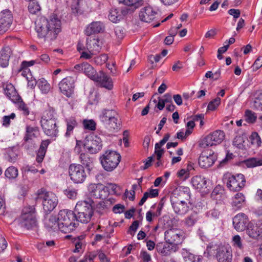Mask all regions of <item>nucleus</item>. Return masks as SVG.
Returning a JSON list of instances; mask_svg holds the SVG:
<instances>
[{
    "label": "nucleus",
    "mask_w": 262,
    "mask_h": 262,
    "mask_svg": "<svg viewBox=\"0 0 262 262\" xmlns=\"http://www.w3.org/2000/svg\"><path fill=\"white\" fill-rule=\"evenodd\" d=\"M35 30L38 37L45 41L54 40L61 31V21L55 15H52L49 20L40 17L35 21Z\"/></svg>",
    "instance_id": "1"
},
{
    "label": "nucleus",
    "mask_w": 262,
    "mask_h": 262,
    "mask_svg": "<svg viewBox=\"0 0 262 262\" xmlns=\"http://www.w3.org/2000/svg\"><path fill=\"white\" fill-rule=\"evenodd\" d=\"M190 196L188 187H179L173 191L170 197V201L177 214L183 215L188 211L189 207L185 200H188Z\"/></svg>",
    "instance_id": "2"
},
{
    "label": "nucleus",
    "mask_w": 262,
    "mask_h": 262,
    "mask_svg": "<svg viewBox=\"0 0 262 262\" xmlns=\"http://www.w3.org/2000/svg\"><path fill=\"white\" fill-rule=\"evenodd\" d=\"M59 230L65 233L74 230L78 225L76 214L72 211L60 210L57 215Z\"/></svg>",
    "instance_id": "3"
},
{
    "label": "nucleus",
    "mask_w": 262,
    "mask_h": 262,
    "mask_svg": "<svg viewBox=\"0 0 262 262\" xmlns=\"http://www.w3.org/2000/svg\"><path fill=\"white\" fill-rule=\"evenodd\" d=\"M94 202L90 198L78 202L75 208L77 220L82 223L90 221L95 209Z\"/></svg>",
    "instance_id": "4"
},
{
    "label": "nucleus",
    "mask_w": 262,
    "mask_h": 262,
    "mask_svg": "<svg viewBox=\"0 0 262 262\" xmlns=\"http://www.w3.org/2000/svg\"><path fill=\"white\" fill-rule=\"evenodd\" d=\"M208 255H213L217 262H231L232 250L229 245L210 243L207 247Z\"/></svg>",
    "instance_id": "5"
},
{
    "label": "nucleus",
    "mask_w": 262,
    "mask_h": 262,
    "mask_svg": "<svg viewBox=\"0 0 262 262\" xmlns=\"http://www.w3.org/2000/svg\"><path fill=\"white\" fill-rule=\"evenodd\" d=\"M40 122L42 129L46 135L52 137L57 136L58 130L53 110L49 109L44 112Z\"/></svg>",
    "instance_id": "6"
},
{
    "label": "nucleus",
    "mask_w": 262,
    "mask_h": 262,
    "mask_svg": "<svg viewBox=\"0 0 262 262\" xmlns=\"http://www.w3.org/2000/svg\"><path fill=\"white\" fill-rule=\"evenodd\" d=\"M121 156L115 151H106L100 157V160L102 167L107 171H112L119 164Z\"/></svg>",
    "instance_id": "7"
},
{
    "label": "nucleus",
    "mask_w": 262,
    "mask_h": 262,
    "mask_svg": "<svg viewBox=\"0 0 262 262\" xmlns=\"http://www.w3.org/2000/svg\"><path fill=\"white\" fill-rule=\"evenodd\" d=\"M101 121L111 129H115L120 125L118 114L113 110H103L99 116Z\"/></svg>",
    "instance_id": "8"
},
{
    "label": "nucleus",
    "mask_w": 262,
    "mask_h": 262,
    "mask_svg": "<svg viewBox=\"0 0 262 262\" xmlns=\"http://www.w3.org/2000/svg\"><path fill=\"white\" fill-rule=\"evenodd\" d=\"M22 226L28 229H32L37 225L35 209L33 206L25 207L20 217Z\"/></svg>",
    "instance_id": "9"
},
{
    "label": "nucleus",
    "mask_w": 262,
    "mask_h": 262,
    "mask_svg": "<svg viewBox=\"0 0 262 262\" xmlns=\"http://www.w3.org/2000/svg\"><path fill=\"white\" fill-rule=\"evenodd\" d=\"M225 134L221 130H215L204 138L200 142L199 146L205 148L222 143L225 139Z\"/></svg>",
    "instance_id": "10"
},
{
    "label": "nucleus",
    "mask_w": 262,
    "mask_h": 262,
    "mask_svg": "<svg viewBox=\"0 0 262 262\" xmlns=\"http://www.w3.org/2000/svg\"><path fill=\"white\" fill-rule=\"evenodd\" d=\"M37 199H41L43 209L46 212L52 211L57 206L58 199L56 195L51 192L39 193Z\"/></svg>",
    "instance_id": "11"
},
{
    "label": "nucleus",
    "mask_w": 262,
    "mask_h": 262,
    "mask_svg": "<svg viewBox=\"0 0 262 262\" xmlns=\"http://www.w3.org/2000/svg\"><path fill=\"white\" fill-rule=\"evenodd\" d=\"M69 172L71 180L75 183H82L86 178L84 168L80 164H71L69 167Z\"/></svg>",
    "instance_id": "12"
},
{
    "label": "nucleus",
    "mask_w": 262,
    "mask_h": 262,
    "mask_svg": "<svg viewBox=\"0 0 262 262\" xmlns=\"http://www.w3.org/2000/svg\"><path fill=\"white\" fill-rule=\"evenodd\" d=\"M83 146L90 153L96 154L102 149V140L97 136H89L85 138Z\"/></svg>",
    "instance_id": "13"
},
{
    "label": "nucleus",
    "mask_w": 262,
    "mask_h": 262,
    "mask_svg": "<svg viewBox=\"0 0 262 262\" xmlns=\"http://www.w3.org/2000/svg\"><path fill=\"white\" fill-rule=\"evenodd\" d=\"M166 242L178 245L181 244L185 237L184 233L177 228L170 229L165 232Z\"/></svg>",
    "instance_id": "14"
},
{
    "label": "nucleus",
    "mask_w": 262,
    "mask_h": 262,
    "mask_svg": "<svg viewBox=\"0 0 262 262\" xmlns=\"http://www.w3.org/2000/svg\"><path fill=\"white\" fill-rule=\"evenodd\" d=\"M245 183L244 176L239 173L229 177L227 181V186L230 190L237 191L245 186Z\"/></svg>",
    "instance_id": "15"
},
{
    "label": "nucleus",
    "mask_w": 262,
    "mask_h": 262,
    "mask_svg": "<svg viewBox=\"0 0 262 262\" xmlns=\"http://www.w3.org/2000/svg\"><path fill=\"white\" fill-rule=\"evenodd\" d=\"M75 79L71 76L63 78L59 83L60 92L68 97L72 96L74 93Z\"/></svg>",
    "instance_id": "16"
},
{
    "label": "nucleus",
    "mask_w": 262,
    "mask_h": 262,
    "mask_svg": "<svg viewBox=\"0 0 262 262\" xmlns=\"http://www.w3.org/2000/svg\"><path fill=\"white\" fill-rule=\"evenodd\" d=\"M13 16L10 11L5 10L0 14V34L8 31L12 24Z\"/></svg>",
    "instance_id": "17"
},
{
    "label": "nucleus",
    "mask_w": 262,
    "mask_h": 262,
    "mask_svg": "<svg viewBox=\"0 0 262 262\" xmlns=\"http://www.w3.org/2000/svg\"><path fill=\"white\" fill-rule=\"evenodd\" d=\"M246 233L250 238L254 239H262V223H249L246 229Z\"/></svg>",
    "instance_id": "18"
},
{
    "label": "nucleus",
    "mask_w": 262,
    "mask_h": 262,
    "mask_svg": "<svg viewBox=\"0 0 262 262\" xmlns=\"http://www.w3.org/2000/svg\"><path fill=\"white\" fill-rule=\"evenodd\" d=\"M102 46V41L97 36H91L86 39V47L93 54L100 52Z\"/></svg>",
    "instance_id": "19"
},
{
    "label": "nucleus",
    "mask_w": 262,
    "mask_h": 262,
    "mask_svg": "<svg viewBox=\"0 0 262 262\" xmlns=\"http://www.w3.org/2000/svg\"><path fill=\"white\" fill-rule=\"evenodd\" d=\"M216 160V157L213 152H203L199 158V164L202 168H207L211 166Z\"/></svg>",
    "instance_id": "20"
},
{
    "label": "nucleus",
    "mask_w": 262,
    "mask_h": 262,
    "mask_svg": "<svg viewBox=\"0 0 262 262\" xmlns=\"http://www.w3.org/2000/svg\"><path fill=\"white\" fill-rule=\"evenodd\" d=\"M93 80L98 82L101 86L108 90L113 89V84L111 78L103 71L97 73Z\"/></svg>",
    "instance_id": "21"
},
{
    "label": "nucleus",
    "mask_w": 262,
    "mask_h": 262,
    "mask_svg": "<svg viewBox=\"0 0 262 262\" xmlns=\"http://www.w3.org/2000/svg\"><path fill=\"white\" fill-rule=\"evenodd\" d=\"M157 14V12L150 6H145L142 8L139 12L140 19L143 22L150 23L152 21Z\"/></svg>",
    "instance_id": "22"
},
{
    "label": "nucleus",
    "mask_w": 262,
    "mask_h": 262,
    "mask_svg": "<svg viewBox=\"0 0 262 262\" xmlns=\"http://www.w3.org/2000/svg\"><path fill=\"white\" fill-rule=\"evenodd\" d=\"M248 219L244 213L237 214L233 219V224L234 228L238 231H244L247 228Z\"/></svg>",
    "instance_id": "23"
},
{
    "label": "nucleus",
    "mask_w": 262,
    "mask_h": 262,
    "mask_svg": "<svg viewBox=\"0 0 262 262\" xmlns=\"http://www.w3.org/2000/svg\"><path fill=\"white\" fill-rule=\"evenodd\" d=\"M74 69L79 72L84 73L90 79L93 80L97 74L96 71L93 67L87 62L76 64Z\"/></svg>",
    "instance_id": "24"
},
{
    "label": "nucleus",
    "mask_w": 262,
    "mask_h": 262,
    "mask_svg": "<svg viewBox=\"0 0 262 262\" xmlns=\"http://www.w3.org/2000/svg\"><path fill=\"white\" fill-rule=\"evenodd\" d=\"M89 191L91 196L96 199H103L106 196L105 188L102 184H91L89 187Z\"/></svg>",
    "instance_id": "25"
},
{
    "label": "nucleus",
    "mask_w": 262,
    "mask_h": 262,
    "mask_svg": "<svg viewBox=\"0 0 262 262\" xmlns=\"http://www.w3.org/2000/svg\"><path fill=\"white\" fill-rule=\"evenodd\" d=\"M192 186L196 189L203 192L206 193L209 190L207 189V181L205 178L200 176L193 177L191 179Z\"/></svg>",
    "instance_id": "26"
},
{
    "label": "nucleus",
    "mask_w": 262,
    "mask_h": 262,
    "mask_svg": "<svg viewBox=\"0 0 262 262\" xmlns=\"http://www.w3.org/2000/svg\"><path fill=\"white\" fill-rule=\"evenodd\" d=\"M4 93L5 95L12 101L17 102L20 99V97L18 95L15 89L11 83H6L3 85Z\"/></svg>",
    "instance_id": "27"
},
{
    "label": "nucleus",
    "mask_w": 262,
    "mask_h": 262,
    "mask_svg": "<svg viewBox=\"0 0 262 262\" xmlns=\"http://www.w3.org/2000/svg\"><path fill=\"white\" fill-rule=\"evenodd\" d=\"M179 247L176 244L167 243L165 244L163 247L157 246V249L159 253L164 256H167L173 252L178 250Z\"/></svg>",
    "instance_id": "28"
},
{
    "label": "nucleus",
    "mask_w": 262,
    "mask_h": 262,
    "mask_svg": "<svg viewBox=\"0 0 262 262\" xmlns=\"http://www.w3.org/2000/svg\"><path fill=\"white\" fill-rule=\"evenodd\" d=\"M12 54V51L9 47L2 49L0 52V66L5 68L8 66L9 58Z\"/></svg>",
    "instance_id": "29"
},
{
    "label": "nucleus",
    "mask_w": 262,
    "mask_h": 262,
    "mask_svg": "<svg viewBox=\"0 0 262 262\" xmlns=\"http://www.w3.org/2000/svg\"><path fill=\"white\" fill-rule=\"evenodd\" d=\"M103 26L100 21H93L89 24L85 30V33L88 36L93 34L100 33L103 29Z\"/></svg>",
    "instance_id": "30"
},
{
    "label": "nucleus",
    "mask_w": 262,
    "mask_h": 262,
    "mask_svg": "<svg viewBox=\"0 0 262 262\" xmlns=\"http://www.w3.org/2000/svg\"><path fill=\"white\" fill-rule=\"evenodd\" d=\"M45 225L49 230L56 231L59 230L57 217L55 215H50L48 219L45 221Z\"/></svg>",
    "instance_id": "31"
},
{
    "label": "nucleus",
    "mask_w": 262,
    "mask_h": 262,
    "mask_svg": "<svg viewBox=\"0 0 262 262\" xmlns=\"http://www.w3.org/2000/svg\"><path fill=\"white\" fill-rule=\"evenodd\" d=\"M67 123V130L65 134L66 137H69L73 133V129L76 127L78 123L74 118H70L66 120Z\"/></svg>",
    "instance_id": "32"
},
{
    "label": "nucleus",
    "mask_w": 262,
    "mask_h": 262,
    "mask_svg": "<svg viewBox=\"0 0 262 262\" xmlns=\"http://www.w3.org/2000/svg\"><path fill=\"white\" fill-rule=\"evenodd\" d=\"M245 201V196L242 193H237L232 199V204L237 208H240Z\"/></svg>",
    "instance_id": "33"
},
{
    "label": "nucleus",
    "mask_w": 262,
    "mask_h": 262,
    "mask_svg": "<svg viewBox=\"0 0 262 262\" xmlns=\"http://www.w3.org/2000/svg\"><path fill=\"white\" fill-rule=\"evenodd\" d=\"M224 209V205L221 203L216 204L214 208L208 212V216L215 219L218 218L222 210Z\"/></svg>",
    "instance_id": "34"
},
{
    "label": "nucleus",
    "mask_w": 262,
    "mask_h": 262,
    "mask_svg": "<svg viewBox=\"0 0 262 262\" xmlns=\"http://www.w3.org/2000/svg\"><path fill=\"white\" fill-rule=\"evenodd\" d=\"M244 163L248 168H253L262 165V159L252 158L244 161Z\"/></svg>",
    "instance_id": "35"
},
{
    "label": "nucleus",
    "mask_w": 262,
    "mask_h": 262,
    "mask_svg": "<svg viewBox=\"0 0 262 262\" xmlns=\"http://www.w3.org/2000/svg\"><path fill=\"white\" fill-rule=\"evenodd\" d=\"M182 255L186 261L200 262L202 259L201 256L195 255L185 250H183Z\"/></svg>",
    "instance_id": "36"
},
{
    "label": "nucleus",
    "mask_w": 262,
    "mask_h": 262,
    "mask_svg": "<svg viewBox=\"0 0 262 262\" xmlns=\"http://www.w3.org/2000/svg\"><path fill=\"white\" fill-rule=\"evenodd\" d=\"M119 3L123 4L125 5L134 7V9H137L139 7L143 6L144 1L143 0H118Z\"/></svg>",
    "instance_id": "37"
},
{
    "label": "nucleus",
    "mask_w": 262,
    "mask_h": 262,
    "mask_svg": "<svg viewBox=\"0 0 262 262\" xmlns=\"http://www.w3.org/2000/svg\"><path fill=\"white\" fill-rule=\"evenodd\" d=\"M37 84L42 93L47 94L51 90L50 84L43 78L39 79Z\"/></svg>",
    "instance_id": "38"
},
{
    "label": "nucleus",
    "mask_w": 262,
    "mask_h": 262,
    "mask_svg": "<svg viewBox=\"0 0 262 262\" xmlns=\"http://www.w3.org/2000/svg\"><path fill=\"white\" fill-rule=\"evenodd\" d=\"M38 134V130L36 128L28 126L26 128V135L25 137L26 141L31 140L33 138L37 137Z\"/></svg>",
    "instance_id": "39"
},
{
    "label": "nucleus",
    "mask_w": 262,
    "mask_h": 262,
    "mask_svg": "<svg viewBox=\"0 0 262 262\" xmlns=\"http://www.w3.org/2000/svg\"><path fill=\"white\" fill-rule=\"evenodd\" d=\"M251 107L257 111H262V94L255 97L251 103Z\"/></svg>",
    "instance_id": "40"
},
{
    "label": "nucleus",
    "mask_w": 262,
    "mask_h": 262,
    "mask_svg": "<svg viewBox=\"0 0 262 262\" xmlns=\"http://www.w3.org/2000/svg\"><path fill=\"white\" fill-rule=\"evenodd\" d=\"M122 15L119 14L117 9H112L110 10L108 18L111 21L116 23L122 19Z\"/></svg>",
    "instance_id": "41"
},
{
    "label": "nucleus",
    "mask_w": 262,
    "mask_h": 262,
    "mask_svg": "<svg viewBox=\"0 0 262 262\" xmlns=\"http://www.w3.org/2000/svg\"><path fill=\"white\" fill-rule=\"evenodd\" d=\"M246 138V136L243 135L236 136L233 141V145L239 149H243L244 147V143Z\"/></svg>",
    "instance_id": "42"
},
{
    "label": "nucleus",
    "mask_w": 262,
    "mask_h": 262,
    "mask_svg": "<svg viewBox=\"0 0 262 262\" xmlns=\"http://www.w3.org/2000/svg\"><path fill=\"white\" fill-rule=\"evenodd\" d=\"M5 174L9 179H14L18 176V170L14 166L8 167L5 171Z\"/></svg>",
    "instance_id": "43"
},
{
    "label": "nucleus",
    "mask_w": 262,
    "mask_h": 262,
    "mask_svg": "<svg viewBox=\"0 0 262 262\" xmlns=\"http://www.w3.org/2000/svg\"><path fill=\"white\" fill-rule=\"evenodd\" d=\"M224 189L222 187L219 185L214 188L211 193V197L215 200H220L222 198Z\"/></svg>",
    "instance_id": "44"
},
{
    "label": "nucleus",
    "mask_w": 262,
    "mask_h": 262,
    "mask_svg": "<svg viewBox=\"0 0 262 262\" xmlns=\"http://www.w3.org/2000/svg\"><path fill=\"white\" fill-rule=\"evenodd\" d=\"M198 220V215L196 212H193L185 219V223L188 226H192Z\"/></svg>",
    "instance_id": "45"
},
{
    "label": "nucleus",
    "mask_w": 262,
    "mask_h": 262,
    "mask_svg": "<svg viewBox=\"0 0 262 262\" xmlns=\"http://www.w3.org/2000/svg\"><path fill=\"white\" fill-rule=\"evenodd\" d=\"M81 163L86 167H90L93 163V159H91L87 154L82 153L80 155Z\"/></svg>",
    "instance_id": "46"
},
{
    "label": "nucleus",
    "mask_w": 262,
    "mask_h": 262,
    "mask_svg": "<svg viewBox=\"0 0 262 262\" xmlns=\"http://www.w3.org/2000/svg\"><path fill=\"white\" fill-rule=\"evenodd\" d=\"M246 121L249 123H253L256 121L257 116L255 114L250 110H246L245 113Z\"/></svg>",
    "instance_id": "47"
},
{
    "label": "nucleus",
    "mask_w": 262,
    "mask_h": 262,
    "mask_svg": "<svg viewBox=\"0 0 262 262\" xmlns=\"http://www.w3.org/2000/svg\"><path fill=\"white\" fill-rule=\"evenodd\" d=\"M250 139L251 140V142L252 145L257 147H258L260 146L261 144V140L260 137H259L257 133H253L251 134Z\"/></svg>",
    "instance_id": "48"
},
{
    "label": "nucleus",
    "mask_w": 262,
    "mask_h": 262,
    "mask_svg": "<svg viewBox=\"0 0 262 262\" xmlns=\"http://www.w3.org/2000/svg\"><path fill=\"white\" fill-rule=\"evenodd\" d=\"M13 102L17 104L18 108L23 111V114L27 116L29 114V108L27 105L23 102L21 98L20 100H18V101Z\"/></svg>",
    "instance_id": "49"
},
{
    "label": "nucleus",
    "mask_w": 262,
    "mask_h": 262,
    "mask_svg": "<svg viewBox=\"0 0 262 262\" xmlns=\"http://www.w3.org/2000/svg\"><path fill=\"white\" fill-rule=\"evenodd\" d=\"M83 124L85 129L95 130L96 127V123L93 120H84Z\"/></svg>",
    "instance_id": "50"
},
{
    "label": "nucleus",
    "mask_w": 262,
    "mask_h": 262,
    "mask_svg": "<svg viewBox=\"0 0 262 262\" xmlns=\"http://www.w3.org/2000/svg\"><path fill=\"white\" fill-rule=\"evenodd\" d=\"M64 194L70 199H75L77 195V190L74 188H68L64 190Z\"/></svg>",
    "instance_id": "51"
},
{
    "label": "nucleus",
    "mask_w": 262,
    "mask_h": 262,
    "mask_svg": "<svg viewBox=\"0 0 262 262\" xmlns=\"http://www.w3.org/2000/svg\"><path fill=\"white\" fill-rule=\"evenodd\" d=\"M220 103L221 99L219 97H217L209 103L207 108L208 110L213 111L217 108Z\"/></svg>",
    "instance_id": "52"
},
{
    "label": "nucleus",
    "mask_w": 262,
    "mask_h": 262,
    "mask_svg": "<svg viewBox=\"0 0 262 262\" xmlns=\"http://www.w3.org/2000/svg\"><path fill=\"white\" fill-rule=\"evenodd\" d=\"M233 245L239 249L242 250L243 249V245L242 242V239L239 235H236L232 238Z\"/></svg>",
    "instance_id": "53"
},
{
    "label": "nucleus",
    "mask_w": 262,
    "mask_h": 262,
    "mask_svg": "<svg viewBox=\"0 0 262 262\" xmlns=\"http://www.w3.org/2000/svg\"><path fill=\"white\" fill-rule=\"evenodd\" d=\"M40 9V7L38 3L35 2L30 3L28 5V10L32 14H35Z\"/></svg>",
    "instance_id": "54"
},
{
    "label": "nucleus",
    "mask_w": 262,
    "mask_h": 262,
    "mask_svg": "<svg viewBox=\"0 0 262 262\" xmlns=\"http://www.w3.org/2000/svg\"><path fill=\"white\" fill-rule=\"evenodd\" d=\"M81 1H78L75 4L72 5V13L75 15H78L82 13V10L80 9V4Z\"/></svg>",
    "instance_id": "55"
},
{
    "label": "nucleus",
    "mask_w": 262,
    "mask_h": 262,
    "mask_svg": "<svg viewBox=\"0 0 262 262\" xmlns=\"http://www.w3.org/2000/svg\"><path fill=\"white\" fill-rule=\"evenodd\" d=\"M115 33L116 37L119 39H122L125 35L124 29L120 26H117L115 29Z\"/></svg>",
    "instance_id": "56"
},
{
    "label": "nucleus",
    "mask_w": 262,
    "mask_h": 262,
    "mask_svg": "<svg viewBox=\"0 0 262 262\" xmlns=\"http://www.w3.org/2000/svg\"><path fill=\"white\" fill-rule=\"evenodd\" d=\"M15 117L14 113L11 114L9 116H5L3 118V125L6 127L8 126L10 124V120L13 119Z\"/></svg>",
    "instance_id": "57"
},
{
    "label": "nucleus",
    "mask_w": 262,
    "mask_h": 262,
    "mask_svg": "<svg viewBox=\"0 0 262 262\" xmlns=\"http://www.w3.org/2000/svg\"><path fill=\"white\" fill-rule=\"evenodd\" d=\"M139 226V222L138 221H135L131 226L129 227V229L128 230V233H129L132 235H134L135 232L137 230Z\"/></svg>",
    "instance_id": "58"
},
{
    "label": "nucleus",
    "mask_w": 262,
    "mask_h": 262,
    "mask_svg": "<svg viewBox=\"0 0 262 262\" xmlns=\"http://www.w3.org/2000/svg\"><path fill=\"white\" fill-rule=\"evenodd\" d=\"M46 150L45 149H39L37 153L36 161L40 163H41L45 156Z\"/></svg>",
    "instance_id": "59"
},
{
    "label": "nucleus",
    "mask_w": 262,
    "mask_h": 262,
    "mask_svg": "<svg viewBox=\"0 0 262 262\" xmlns=\"http://www.w3.org/2000/svg\"><path fill=\"white\" fill-rule=\"evenodd\" d=\"M170 137V135L169 134H166L164 135L163 138L159 142L155 144V146L157 147V148H161V147L166 143V142L168 140Z\"/></svg>",
    "instance_id": "60"
},
{
    "label": "nucleus",
    "mask_w": 262,
    "mask_h": 262,
    "mask_svg": "<svg viewBox=\"0 0 262 262\" xmlns=\"http://www.w3.org/2000/svg\"><path fill=\"white\" fill-rule=\"evenodd\" d=\"M162 100L164 102V104L167 105V104H169L172 102V96L170 93L165 94L162 98H161Z\"/></svg>",
    "instance_id": "61"
},
{
    "label": "nucleus",
    "mask_w": 262,
    "mask_h": 262,
    "mask_svg": "<svg viewBox=\"0 0 262 262\" xmlns=\"http://www.w3.org/2000/svg\"><path fill=\"white\" fill-rule=\"evenodd\" d=\"M98 256L101 262H110V259L107 257L106 255L102 251H98Z\"/></svg>",
    "instance_id": "62"
},
{
    "label": "nucleus",
    "mask_w": 262,
    "mask_h": 262,
    "mask_svg": "<svg viewBox=\"0 0 262 262\" xmlns=\"http://www.w3.org/2000/svg\"><path fill=\"white\" fill-rule=\"evenodd\" d=\"M228 13L233 16L234 18H238L240 16L241 11L238 9H231L229 10Z\"/></svg>",
    "instance_id": "63"
},
{
    "label": "nucleus",
    "mask_w": 262,
    "mask_h": 262,
    "mask_svg": "<svg viewBox=\"0 0 262 262\" xmlns=\"http://www.w3.org/2000/svg\"><path fill=\"white\" fill-rule=\"evenodd\" d=\"M140 256L144 262H149L151 260V256L146 251H142Z\"/></svg>",
    "instance_id": "64"
}]
</instances>
